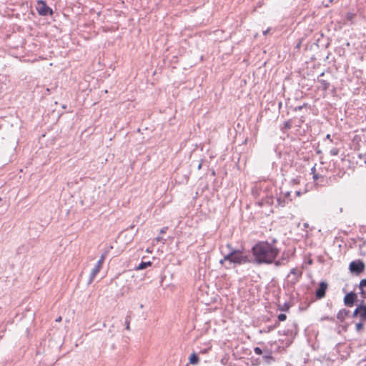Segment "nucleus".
Here are the masks:
<instances>
[{"mask_svg": "<svg viewBox=\"0 0 366 366\" xmlns=\"http://www.w3.org/2000/svg\"><path fill=\"white\" fill-rule=\"evenodd\" d=\"M363 303V301L362 302ZM360 317L362 320H366V305L361 304Z\"/></svg>", "mask_w": 366, "mask_h": 366, "instance_id": "12", "label": "nucleus"}, {"mask_svg": "<svg viewBox=\"0 0 366 366\" xmlns=\"http://www.w3.org/2000/svg\"><path fill=\"white\" fill-rule=\"evenodd\" d=\"M102 264H103V262H102V261L99 260V261L97 262V264H96V265H95V266H96V267H99V268L101 269V268H102Z\"/></svg>", "mask_w": 366, "mask_h": 366, "instance_id": "25", "label": "nucleus"}, {"mask_svg": "<svg viewBox=\"0 0 366 366\" xmlns=\"http://www.w3.org/2000/svg\"><path fill=\"white\" fill-rule=\"evenodd\" d=\"M326 139H330V140L332 142V139H331V135H330V134H327V136H326Z\"/></svg>", "mask_w": 366, "mask_h": 366, "instance_id": "29", "label": "nucleus"}, {"mask_svg": "<svg viewBox=\"0 0 366 366\" xmlns=\"http://www.w3.org/2000/svg\"><path fill=\"white\" fill-rule=\"evenodd\" d=\"M36 11L41 16L52 14V9L49 8L44 1L39 0L36 6Z\"/></svg>", "mask_w": 366, "mask_h": 366, "instance_id": "3", "label": "nucleus"}, {"mask_svg": "<svg viewBox=\"0 0 366 366\" xmlns=\"http://www.w3.org/2000/svg\"><path fill=\"white\" fill-rule=\"evenodd\" d=\"M352 16L353 15L352 14H347V19H349V20L352 19Z\"/></svg>", "mask_w": 366, "mask_h": 366, "instance_id": "28", "label": "nucleus"}, {"mask_svg": "<svg viewBox=\"0 0 366 366\" xmlns=\"http://www.w3.org/2000/svg\"><path fill=\"white\" fill-rule=\"evenodd\" d=\"M277 318H278L279 321L282 322L287 319V316H286V315L281 313L278 315Z\"/></svg>", "mask_w": 366, "mask_h": 366, "instance_id": "19", "label": "nucleus"}, {"mask_svg": "<svg viewBox=\"0 0 366 366\" xmlns=\"http://www.w3.org/2000/svg\"><path fill=\"white\" fill-rule=\"evenodd\" d=\"M226 247L229 249L227 252H225L224 248H222L221 250L222 254L224 255V258L219 261L221 264H223L227 261L235 264H242L249 262L248 257L243 254L240 250L232 248L229 244H227Z\"/></svg>", "mask_w": 366, "mask_h": 366, "instance_id": "2", "label": "nucleus"}, {"mask_svg": "<svg viewBox=\"0 0 366 366\" xmlns=\"http://www.w3.org/2000/svg\"><path fill=\"white\" fill-rule=\"evenodd\" d=\"M254 261L257 264H271L279 254V249L267 242H260L252 249Z\"/></svg>", "mask_w": 366, "mask_h": 366, "instance_id": "1", "label": "nucleus"}, {"mask_svg": "<svg viewBox=\"0 0 366 366\" xmlns=\"http://www.w3.org/2000/svg\"><path fill=\"white\" fill-rule=\"evenodd\" d=\"M165 229L166 228H163L161 229V233H164L165 232Z\"/></svg>", "mask_w": 366, "mask_h": 366, "instance_id": "33", "label": "nucleus"}, {"mask_svg": "<svg viewBox=\"0 0 366 366\" xmlns=\"http://www.w3.org/2000/svg\"><path fill=\"white\" fill-rule=\"evenodd\" d=\"M277 202H278V204L281 207H285V204H286V202L285 200H281L280 199H277Z\"/></svg>", "mask_w": 366, "mask_h": 366, "instance_id": "23", "label": "nucleus"}, {"mask_svg": "<svg viewBox=\"0 0 366 366\" xmlns=\"http://www.w3.org/2000/svg\"><path fill=\"white\" fill-rule=\"evenodd\" d=\"M152 265V262L150 261L148 262H142L136 268L137 270H141L147 268L149 266Z\"/></svg>", "mask_w": 366, "mask_h": 366, "instance_id": "11", "label": "nucleus"}, {"mask_svg": "<svg viewBox=\"0 0 366 366\" xmlns=\"http://www.w3.org/2000/svg\"><path fill=\"white\" fill-rule=\"evenodd\" d=\"M292 182H293V184H299V183H300V180H299V179H297V178H296V179H292Z\"/></svg>", "mask_w": 366, "mask_h": 366, "instance_id": "27", "label": "nucleus"}, {"mask_svg": "<svg viewBox=\"0 0 366 366\" xmlns=\"http://www.w3.org/2000/svg\"><path fill=\"white\" fill-rule=\"evenodd\" d=\"M282 264H283L282 261H280V260L276 261V262H274V264H275L276 266H277V267H278V266L282 265Z\"/></svg>", "mask_w": 366, "mask_h": 366, "instance_id": "26", "label": "nucleus"}, {"mask_svg": "<svg viewBox=\"0 0 366 366\" xmlns=\"http://www.w3.org/2000/svg\"><path fill=\"white\" fill-rule=\"evenodd\" d=\"M291 128V122L290 121L285 122L284 124V129H290Z\"/></svg>", "mask_w": 366, "mask_h": 366, "instance_id": "22", "label": "nucleus"}, {"mask_svg": "<svg viewBox=\"0 0 366 366\" xmlns=\"http://www.w3.org/2000/svg\"><path fill=\"white\" fill-rule=\"evenodd\" d=\"M262 358L267 364H271L274 360L273 357L269 353L264 355Z\"/></svg>", "mask_w": 366, "mask_h": 366, "instance_id": "14", "label": "nucleus"}, {"mask_svg": "<svg viewBox=\"0 0 366 366\" xmlns=\"http://www.w3.org/2000/svg\"><path fill=\"white\" fill-rule=\"evenodd\" d=\"M330 154L332 156H336L339 154V149L337 148H332L330 149Z\"/></svg>", "mask_w": 366, "mask_h": 366, "instance_id": "16", "label": "nucleus"}, {"mask_svg": "<svg viewBox=\"0 0 366 366\" xmlns=\"http://www.w3.org/2000/svg\"><path fill=\"white\" fill-rule=\"evenodd\" d=\"M365 269V264L363 262L358 261H352L350 264V270L351 272L355 273L357 274H360L363 272Z\"/></svg>", "mask_w": 366, "mask_h": 366, "instance_id": "4", "label": "nucleus"}, {"mask_svg": "<svg viewBox=\"0 0 366 366\" xmlns=\"http://www.w3.org/2000/svg\"><path fill=\"white\" fill-rule=\"evenodd\" d=\"M56 322H60L61 321V317H59L56 320Z\"/></svg>", "mask_w": 366, "mask_h": 366, "instance_id": "32", "label": "nucleus"}, {"mask_svg": "<svg viewBox=\"0 0 366 366\" xmlns=\"http://www.w3.org/2000/svg\"><path fill=\"white\" fill-rule=\"evenodd\" d=\"M201 167H202V164L200 163V164H199V165H198V169H201Z\"/></svg>", "mask_w": 366, "mask_h": 366, "instance_id": "36", "label": "nucleus"}, {"mask_svg": "<svg viewBox=\"0 0 366 366\" xmlns=\"http://www.w3.org/2000/svg\"><path fill=\"white\" fill-rule=\"evenodd\" d=\"M268 32H269V30L267 29V30H266V31H263V34H264V35H266Z\"/></svg>", "mask_w": 366, "mask_h": 366, "instance_id": "34", "label": "nucleus"}, {"mask_svg": "<svg viewBox=\"0 0 366 366\" xmlns=\"http://www.w3.org/2000/svg\"><path fill=\"white\" fill-rule=\"evenodd\" d=\"M327 284L325 282L320 283L318 289L316 290L315 295L318 299H322L325 296Z\"/></svg>", "mask_w": 366, "mask_h": 366, "instance_id": "6", "label": "nucleus"}, {"mask_svg": "<svg viewBox=\"0 0 366 366\" xmlns=\"http://www.w3.org/2000/svg\"><path fill=\"white\" fill-rule=\"evenodd\" d=\"M290 275H293L294 277L291 280V281L293 283H295L299 277L301 276V272H300L297 269L293 268L290 271V274L288 275V277H290Z\"/></svg>", "mask_w": 366, "mask_h": 366, "instance_id": "7", "label": "nucleus"}, {"mask_svg": "<svg viewBox=\"0 0 366 366\" xmlns=\"http://www.w3.org/2000/svg\"><path fill=\"white\" fill-rule=\"evenodd\" d=\"M324 75V72L321 73V74L320 75V76H322Z\"/></svg>", "mask_w": 366, "mask_h": 366, "instance_id": "37", "label": "nucleus"}, {"mask_svg": "<svg viewBox=\"0 0 366 366\" xmlns=\"http://www.w3.org/2000/svg\"><path fill=\"white\" fill-rule=\"evenodd\" d=\"M357 299V295L353 292L347 293L344 298V303L348 307H352Z\"/></svg>", "mask_w": 366, "mask_h": 366, "instance_id": "5", "label": "nucleus"}, {"mask_svg": "<svg viewBox=\"0 0 366 366\" xmlns=\"http://www.w3.org/2000/svg\"><path fill=\"white\" fill-rule=\"evenodd\" d=\"M289 309V306L285 303L282 307H280L281 310H287Z\"/></svg>", "mask_w": 366, "mask_h": 366, "instance_id": "24", "label": "nucleus"}, {"mask_svg": "<svg viewBox=\"0 0 366 366\" xmlns=\"http://www.w3.org/2000/svg\"><path fill=\"white\" fill-rule=\"evenodd\" d=\"M360 295L362 298H366V279L362 280L359 285Z\"/></svg>", "mask_w": 366, "mask_h": 366, "instance_id": "9", "label": "nucleus"}, {"mask_svg": "<svg viewBox=\"0 0 366 366\" xmlns=\"http://www.w3.org/2000/svg\"><path fill=\"white\" fill-rule=\"evenodd\" d=\"M100 269H101L99 267L96 266H94V267L92 269L89 275V279L88 281L89 285H90L94 281V278L96 277L97 274L99 272Z\"/></svg>", "mask_w": 366, "mask_h": 366, "instance_id": "8", "label": "nucleus"}, {"mask_svg": "<svg viewBox=\"0 0 366 366\" xmlns=\"http://www.w3.org/2000/svg\"><path fill=\"white\" fill-rule=\"evenodd\" d=\"M360 311H361V304L360 305H358L356 307V309L355 310V311L353 312V317H355L357 315H360Z\"/></svg>", "mask_w": 366, "mask_h": 366, "instance_id": "17", "label": "nucleus"}, {"mask_svg": "<svg viewBox=\"0 0 366 366\" xmlns=\"http://www.w3.org/2000/svg\"><path fill=\"white\" fill-rule=\"evenodd\" d=\"M199 362V357L195 353H193L189 357V362L191 364H197Z\"/></svg>", "mask_w": 366, "mask_h": 366, "instance_id": "15", "label": "nucleus"}, {"mask_svg": "<svg viewBox=\"0 0 366 366\" xmlns=\"http://www.w3.org/2000/svg\"><path fill=\"white\" fill-rule=\"evenodd\" d=\"M130 317L127 316L125 319L126 329L129 330Z\"/></svg>", "mask_w": 366, "mask_h": 366, "instance_id": "20", "label": "nucleus"}, {"mask_svg": "<svg viewBox=\"0 0 366 366\" xmlns=\"http://www.w3.org/2000/svg\"><path fill=\"white\" fill-rule=\"evenodd\" d=\"M332 1H333V0H330V2H332Z\"/></svg>", "mask_w": 366, "mask_h": 366, "instance_id": "38", "label": "nucleus"}, {"mask_svg": "<svg viewBox=\"0 0 366 366\" xmlns=\"http://www.w3.org/2000/svg\"><path fill=\"white\" fill-rule=\"evenodd\" d=\"M290 193L289 192H287L285 194V197H289V196H290Z\"/></svg>", "mask_w": 366, "mask_h": 366, "instance_id": "35", "label": "nucleus"}, {"mask_svg": "<svg viewBox=\"0 0 366 366\" xmlns=\"http://www.w3.org/2000/svg\"><path fill=\"white\" fill-rule=\"evenodd\" d=\"M295 193L297 197H300L302 194L300 191H297Z\"/></svg>", "mask_w": 366, "mask_h": 366, "instance_id": "30", "label": "nucleus"}, {"mask_svg": "<svg viewBox=\"0 0 366 366\" xmlns=\"http://www.w3.org/2000/svg\"><path fill=\"white\" fill-rule=\"evenodd\" d=\"M100 261H102V262H104V255H102L100 259Z\"/></svg>", "mask_w": 366, "mask_h": 366, "instance_id": "31", "label": "nucleus"}, {"mask_svg": "<svg viewBox=\"0 0 366 366\" xmlns=\"http://www.w3.org/2000/svg\"><path fill=\"white\" fill-rule=\"evenodd\" d=\"M254 353H255L256 355H262V349H261V348H259V347H254Z\"/></svg>", "mask_w": 366, "mask_h": 366, "instance_id": "21", "label": "nucleus"}, {"mask_svg": "<svg viewBox=\"0 0 366 366\" xmlns=\"http://www.w3.org/2000/svg\"><path fill=\"white\" fill-rule=\"evenodd\" d=\"M355 328L357 332H360L363 328V324L362 322L356 323Z\"/></svg>", "mask_w": 366, "mask_h": 366, "instance_id": "18", "label": "nucleus"}, {"mask_svg": "<svg viewBox=\"0 0 366 366\" xmlns=\"http://www.w3.org/2000/svg\"><path fill=\"white\" fill-rule=\"evenodd\" d=\"M350 311L347 310H341L338 312L337 315V318L340 321L343 322L345 319V317L349 315Z\"/></svg>", "mask_w": 366, "mask_h": 366, "instance_id": "10", "label": "nucleus"}, {"mask_svg": "<svg viewBox=\"0 0 366 366\" xmlns=\"http://www.w3.org/2000/svg\"><path fill=\"white\" fill-rule=\"evenodd\" d=\"M318 82L321 84L322 90L326 91L330 86V83L324 79H318Z\"/></svg>", "mask_w": 366, "mask_h": 366, "instance_id": "13", "label": "nucleus"}]
</instances>
